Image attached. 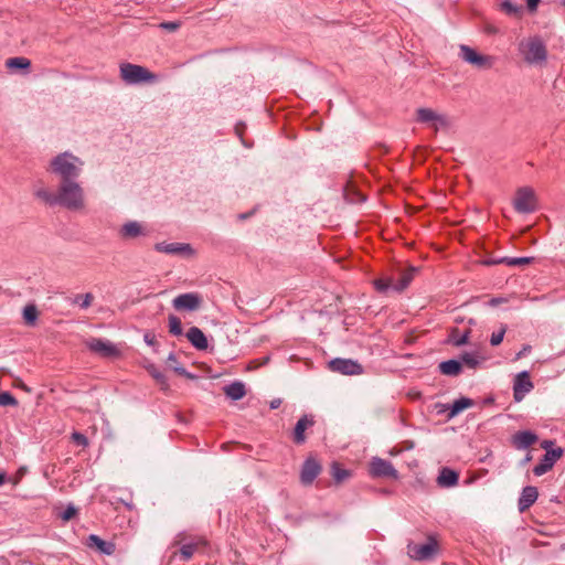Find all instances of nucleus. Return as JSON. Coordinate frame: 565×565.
I'll list each match as a JSON object with an SVG mask.
<instances>
[{"instance_id":"obj_21","label":"nucleus","mask_w":565,"mask_h":565,"mask_svg":"<svg viewBox=\"0 0 565 565\" xmlns=\"http://www.w3.org/2000/svg\"><path fill=\"white\" fill-rule=\"evenodd\" d=\"M537 436L529 430L519 431L513 436L512 443L516 449H526L536 443Z\"/></svg>"},{"instance_id":"obj_27","label":"nucleus","mask_w":565,"mask_h":565,"mask_svg":"<svg viewBox=\"0 0 565 565\" xmlns=\"http://www.w3.org/2000/svg\"><path fill=\"white\" fill-rule=\"evenodd\" d=\"M475 405V402L468 397H461L459 399H456L452 405L449 408L448 417L452 418L457 416L462 411L471 407Z\"/></svg>"},{"instance_id":"obj_30","label":"nucleus","mask_w":565,"mask_h":565,"mask_svg":"<svg viewBox=\"0 0 565 565\" xmlns=\"http://www.w3.org/2000/svg\"><path fill=\"white\" fill-rule=\"evenodd\" d=\"M6 66L8 68L28 70L31 66V61L22 56L11 57L6 61Z\"/></svg>"},{"instance_id":"obj_46","label":"nucleus","mask_w":565,"mask_h":565,"mask_svg":"<svg viewBox=\"0 0 565 565\" xmlns=\"http://www.w3.org/2000/svg\"><path fill=\"white\" fill-rule=\"evenodd\" d=\"M143 340L150 347H156L157 345V339H156V335L153 333L147 332L143 335Z\"/></svg>"},{"instance_id":"obj_51","label":"nucleus","mask_w":565,"mask_h":565,"mask_svg":"<svg viewBox=\"0 0 565 565\" xmlns=\"http://www.w3.org/2000/svg\"><path fill=\"white\" fill-rule=\"evenodd\" d=\"M540 0H526L529 10L534 11L537 8Z\"/></svg>"},{"instance_id":"obj_22","label":"nucleus","mask_w":565,"mask_h":565,"mask_svg":"<svg viewBox=\"0 0 565 565\" xmlns=\"http://www.w3.org/2000/svg\"><path fill=\"white\" fill-rule=\"evenodd\" d=\"M186 338L198 350H205L207 348V339L198 327H191L186 332Z\"/></svg>"},{"instance_id":"obj_7","label":"nucleus","mask_w":565,"mask_h":565,"mask_svg":"<svg viewBox=\"0 0 565 565\" xmlns=\"http://www.w3.org/2000/svg\"><path fill=\"white\" fill-rule=\"evenodd\" d=\"M416 120L428 125L435 132L446 129L450 126L449 118L431 108H418L416 110Z\"/></svg>"},{"instance_id":"obj_53","label":"nucleus","mask_w":565,"mask_h":565,"mask_svg":"<svg viewBox=\"0 0 565 565\" xmlns=\"http://www.w3.org/2000/svg\"><path fill=\"white\" fill-rule=\"evenodd\" d=\"M553 443L551 440H545L542 443V447L544 449H546V451L548 450V447L552 445Z\"/></svg>"},{"instance_id":"obj_55","label":"nucleus","mask_w":565,"mask_h":565,"mask_svg":"<svg viewBox=\"0 0 565 565\" xmlns=\"http://www.w3.org/2000/svg\"><path fill=\"white\" fill-rule=\"evenodd\" d=\"M168 361L171 362V363H174L175 362L174 354H170L169 358H168Z\"/></svg>"},{"instance_id":"obj_38","label":"nucleus","mask_w":565,"mask_h":565,"mask_svg":"<svg viewBox=\"0 0 565 565\" xmlns=\"http://www.w3.org/2000/svg\"><path fill=\"white\" fill-rule=\"evenodd\" d=\"M168 320H169V332L175 337L182 335L183 329H182L181 320L174 315H170Z\"/></svg>"},{"instance_id":"obj_8","label":"nucleus","mask_w":565,"mask_h":565,"mask_svg":"<svg viewBox=\"0 0 565 565\" xmlns=\"http://www.w3.org/2000/svg\"><path fill=\"white\" fill-rule=\"evenodd\" d=\"M514 210L518 213L529 214L536 210V196L534 191L529 188H520L513 200Z\"/></svg>"},{"instance_id":"obj_36","label":"nucleus","mask_w":565,"mask_h":565,"mask_svg":"<svg viewBox=\"0 0 565 565\" xmlns=\"http://www.w3.org/2000/svg\"><path fill=\"white\" fill-rule=\"evenodd\" d=\"M469 333H470L469 330H466L465 332L459 333V331L457 329H455V330H452V332L450 334V342L456 347L463 345L468 342Z\"/></svg>"},{"instance_id":"obj_29","label":"nucleus","mask_w":565,"mask_h":565,"mask_svg":"<svg viewBox=\"0 0 565 565\" xmlns=\"http://www.w3.org/2000/svg\"><path fill=\"white\" fill-rule=\"evenodd\" d=\"M224 392H225L226 396H228L233 401L241 399L246 393L245 386L243 383H232L230 385H226L224 387Z\"/></svg>"},{"instance_id":"obj_40","label":"nucleus","mask_w":565,"mask_h":565,"mask_svg":"<svg viewBox=\"0 0 565 565\" xmlns=\"http://www.w3.org/2000/svg\"><path fill=\"white\" fill-rule=\"evenodd\" d=\"M17 398L9 392L0 393V406H17Z\"/></svg>"},{"instance_id":"obj_35","label":"nucleus","mask_w":565,"mask_h":565,"mask_svg":"<svg viewBox=\"0 0 565 565\" xmlns=\"http://www.w3.org/2000/svg\"><path fill=\"white\" fill-rule=\"evenodd\" d=\"M93 300H94V295L90 292H86V294L76 295L74 297V299L72 300V302L74 305H78L82 309H87L88 307H90Z\"/></svg>"},{"instance_id":"obj_6","label":"nucleus","mask_w":565,"mask_h":565,"mask_svg":"<svg viewBox=\"0 0 565 565\" xmlns=\"http://www.w3.org/2000/svg\"><path fill=\"white\" fill-rule=\"evenodd\" d=\"M459 57L478 70H490L495 63V57L477 52L469 45H459Z\"/></svg>"},{"instance_id":"obj_20","label":"nucleus","mask_w":565,"mask_h":565,"mask_svg":"<svg viewBox=\"0 0 565 565\" xmlns=\"http://www.w3.org/2000/svg\"><path fill=\"white\" fill-rule=\"evenodd\" d=\"M313 418L308 415H303L296 424L294 429V441L296 444H302L306 440L305 431L307 428L313 425Z\"/></svg>"},{"instance_id":"obj_1","label":"nucleus","mask_w":565,"mask_h":565,"mask_svg":"<svg viewBox=\"0 0 565 565\" xmlns=\"http://www.w3.org/2000/svg\"><path fill=\"white\" fill-rule=\"evenodd\" d=\"M57 205L75 212L86 207L84 189L76 180L61 181L57 188Z\"/></svg>"},{"instance_id":"obj_17","label":"nucleus","mask_w":565,"mask_h":565,"mask_svg":"<svg viewBox=\"0 0 565 565\" xmlns=\"http://www.w3.org/2000/svg\"><path fill=\"white\" fill-rule=\"evenodd\" d=\"M119 235L121 238L132 239L147 235V230L141 223L137 221H129L120 227Z\"/></svg>"},{"instance_id":"obj_52","label":"nucleus","mask_w":565,"mask_h":565,"mask_svg":"<svg viewBox=\"0 0 565 565\" xmlns=\"http://www.w3.org/2000/svg\"><path fill=\"white\" fill-rule=\"evenodd\" d=\"M505 300L503 298H492L490 301H489V306L491 307H495L502 302H504Z\"/></svg>"},{"instance_id":"obj_16","label":"nucleus","mask_w":565,"mask_h":565,"mask_svg":"<svg viewBox=\"0 0 565 565\" xmlns=\"http://www.w3.org/2000/svg\"><path fill=\"white\" fill-rule=\"evenodd\" d=\"M562 455H563L562 448L547 450L546 454L544 455L543 459L541 460V462L537 463L533 468V473L535 476H543L544 473H546L548 470H551L553 468V466L562 457Z\"/></svg>"},{"instance_id":"obj_47","label":"nucleus","mask_w":565,"mask_h":565,"mask_svg":"<svg viewBox=\"0 0 565 565\" xmlns=\"http://www.w3.org/2000/svg\"><path fill=\"white\" fill-rule=\"evenodd\" d=\"M531 352V345H524L515 355V360H520Z\"/></svg>"},{"instance_id":"obj_18","label":"nucleus","mask_w":565,"mask_h":565,"mask_svg":"<svg viewBox=\"0 0 565 565\" xmlns=\"http://www.w3.org/2000/svg\"><path fill=\"white\" fill-rule=\"evenodd\" d=\"M320 470H321V467L316 460H313V459L306 460L302 466V469H301V475H300L301 482L307 486L311 484L313 482V480L320 473Z\"/></svg>"},{"instance_id":"obj_31","label":"nucleus","mask_w":565,"mask_h":565,"mask_svg":"<svg viewBox=\"0 0 565 565\" xmlns=\"http://www.w3.org/2000/svg\"><path fill=\"white\" fill-rule=\"evenodd\" d=\"M501 9L504 11L508 15L520 18L523 13V7L515 4L511 1H503L501 3Z\"/></svg>"},{"instance_id":"obj_28","label":"nucleus","mask_w":565,"mask_h":565,"mask_svg":"<svg viewBox=\"0 0 565 565\" xmlns=\"http://www.w3.org/2000/svg\"><path fill=\"white\" fill-rule=\"evenodd\" d=\"M439 370L445 375L456 376L461 372V362L457 360L444 361L439 364Z\"/></svg>"},{"instance_id":"obj_9","label":"nucleus","mask_w":565,"mask_h":565,"mask_svg":"<svg viewBox=\"0 0 565 565\" xmlns=\"http://www.w3.org/2000/svg\"><path fill=\"white\" fill-rule=\"evenodd\" d=\"M438 550L436 540L429 537L425 544H408L407 553L415 561H425L433 558Z\"/></svg>"},{"instance_id":"obj_12","label":"nucleus","mask_w":565,"mask_h":565,"mask_svg":"<svg viewBox=\"0 0 565 565\" xmlns=\"http://www.w3.org/2000/svg\"><path fill=\"white\" fill-rule=\"evenodd\" d=\"M329 367L333 372L344 375H358L363 372L362 365L351 359H333L329 362Z\"/></svg>"},{"instance_id":"obj_32","label":"nucleus","mask_w":565,"mask_h":565,"mask_svg":"<svg viewBox=\"0 0 565 565\" xmlns=\"http://www.w3.org/2000/svg\"><path fill=\"white\" fill-rule=\"evenodd\" d=\"M414 271L415 269L411 268L409 270L403 273L399 279L395 281L394 290L398 292L404 290L412 281L414 277Z\"/></svg>"},{"instance_id":"obj_23","label":"nucleus","mask_w":565,"mask_h":565,"mask_svg":"<svg viewBox=\"0 0 565 565\" xmlns=\"http://www.w3.org/2000/svg\"><path fill=\"white\" fill-rule=\"evenodd\" d=\"M459 475L449 468H443L437 478L438 486L443 488L455 487L458 483Z\"/></svg>"},{"instance_id":"obj_43","label":"nucleus","mask_w":565,"mask_h":565,"mask_svg":"<svg viewBox=\"0 0 565 565\" xmlns=\"http://www.w3.org/2000/svg\"><path fill=\"white\" fill-rule=\"evenodd\" d=\"M72 440L78 445V446H83V447H86L88 445V439L85 435H83L82 433H78V431H74L72 434Z\"/></svg>"},{"instance_id":"obj_3","label":"nucleus","mask_w":565,"mask_h":565,"mask_svg":"<svg viewBox=\"0 0 565 565\" xmlns=\"http://www.w3.org/2000/svg\"><path fill=\"white\" fill-rule=\"evenodd\" d=\"M519 51L523 55L524 61L529 64L545 62L547 57L545 44L537 36L522 40L519 43Z\"/></svg>"},{"instance_id":"obj_15","label":"nucleus","mask_w":565,"mask_h":565,"mask_svg":"<svg viewBox=\"0 0 565 565\" xmlns=\"http://www.w3.org/2000/svg\"><path fill=\"white\" fill-rule=\"evenodd\" d=\"M202 298L194 292H188L177 296L173 301V308L175 310L195 311L200 308Z\"/></svg>"},{"instance_id":"obj_14","label":"nucleus","mask_w":565,"mask_h":565,"mask_svg":"<svg viewBox=\"0 0 565 565\" xmlns=\"http://www.w3.org/2000/svg\"><path fill=\"white\" fill-rule=\"evenodd\" d=\"M154 249L159 253L180 255L191 257L194 255V249L190 244L186 243H157Z\"/></svg>"},{"instance_id":"obj_26","label":"nucleus","mask_w":565,"mask_h":565,"mask_svg":"<svg viewBox=\"0 0 565 565\" xmlns=\"http://www.w3.org/2000/svg\"><path fill=\"white\" fill-rule=\"evenodd\" d=\"M89 546L97 547L102 553L111 555L115 552V545L110 542L102 540L99 536L92 534L88 537Z\"/></svg>"},{"instance_id":"obj_24","label":"nucleus","mask_w":565,"mask_h":565,"mask_svg":"<svg viewBox=\"0 0 565 565\" xmlns=\"http://www.w3.org/2000/svg\"><path fill=\"white\" fill-rule=\"evenodd\" d=\"M533 260L532 257H502L498 259H491L488 260L487 264L489 265H497V264H505L510 267L514 266H524L531 264Z\"/></svg>"},{"instance_id":"obj_33","label":"nucleus","mask_w":565,"mask_h":565,"mask_svg":"<svg viewBox=\"0 0 565 565\" xmlns=\"http://www.w3.org/2000/svg\"><path fill=\"white\" fill-rule=\"evenodd\" d=\"M332 478L338 482H342L350 477V471L341 468L338 462H333L331 466Z\"/></svg>"},{"instance_id":"obj_59","label":"nucleus","mask_w":565,"mask_h":565,"mask_svg":"<svg viewBox=\"0 0 565 565\" xmlns=\"http://www.w3.org/2000/svg\"><path fill=\"white\" fill-rule=\"evenodd\" d=\"M530 460H531V457H530V456H527V457L525 458V461H530Z\"/></svg>"},{"instance_id":"obj_5","label":"nucleus","mask_w":565,"mask_h":565,"mask_svg":"<svg viewBox=\"0 0 565 565\" xmlns=\"http://www.w3.org/2000/svg\"><path fill=\"white\" fill-rule=\"evenodd\" d=\"M204 544V541L200 537H192L184 532H180L175 535L173 545H180L178 552H173L172 557L179 556V558L183 562H186L192 558L194 553L199 550L200 546Z\"/></svg>"},{"instance_id":"obj_41","label":"nucleus","mask_w":565,"mask_h":565,"mask_svg":"<svg viewBox=\"0 0 565 565\" xmlns=\"http://www.w3.org/2000/svg\"><path fill=\"white\" fill-rule=\"evenodd\" d=\"M150 371V374L152 375V377L162 386V387H168V381H167V377L163 373H161L160 371H158L154 366H151V369L149 370Z\"/></svg>"},{"instance_id":"obj_10","label":"nucleus","mask_w":565,"mask_h":565,"mask_svg":"<svg viewBox=\"0 0 565 565\" xmlns=\"http://www.w3.org/2000/svg\"><path fill=\"white\" fill-rule=\"evenodd\" d=\"M86 347L102 358H116L120 354L119 349L109 340L90 338L85 341Z\"/></svg>"},{"instance_id":"obj_44","label":"nucleus","mask_w":565,"mask_h":565,"mask_svg":"<svg viewBox=\"0 0 565 565\" xmlns=\"http://www.w3.org/2000/svg\"><path fill=\"white\" fill-rule=\"evenodd\" d=\"M76 509L73 507V505H68L64 511L63 513L61 514V518L64 520V521H70L71 519H73L76 514Z\"/></svg>"},{"instance_id":"obj_57","label":"nucleus","mask_w":565,"mask_h":565,"mask_svg":"<svg viewBox=\"0 0 565 565\" xmlns=\"http://www.w3.org/2000/svg\"><path fill=\"white\" fill-rule=\"evenodd\" d=\"M21 387H22V390L30 392V390L24 384H22Z\"/></svg>"},{"instance_id":"obj_56","label":"nucleus","mask_w":565,"mask_h":565,"mask_svg":"<svg viewBox=\"0 0 565 565\" xmlns=\"http://www.w3.org/2000/svg\"><path fill=\"white\" fill-rule=\"evenodd\" d=\"M238 217L241 220H245L247 217V213H242V214L238 215Z\"/></svg>"},{"instance_id":"obj_34","label":"nucleus","mask_w":565,"mask_h":565,"mask_svg":"<svg viewBox=\"0 0 565 565\" xmlns=\"http://www.w3.org/2000/svg\"><path fill=\"white\" fill-rule=\"evenodd\" d=\"M374 286L377 291L386 292L388 290H394L395 280L392 277L379 278L374 280Z\"/></svg>"},{"instance_id":"obj_48","label":"nucleus","mask_w":565,"mask_h":565,"mask_svg":"<svg viewBox=\"0 0 565 565\" xmlns=\"http://www.w3.org/2000/svg\"><path fill=\"white\" fill-rule=\"evenodd\" d=\"M173 370L175 373L186 376L188 379H193L194 376L186 372V370L183 366H173Z\"/></svg>"},{"instance_id":"obj_54","label":"nucleus","mask_w":565,"mask_h":565,"mask_svg":"<svg viewBox=\"0 0 565 565\" xmlns=\"http://www.w3.org/2000/svg\"><path fill=\"white\" fill-rule=\"evenodd\" d=\"M6 481V473L1 472L0 473V486H2Z\"/></svg>"},{"instance_id":"obj_11","label":"nucleus","mask_w":565,"mask_h":565,"mask_svg":"<svg viewBox=\"0 0 565 565\" xmlns=\"http://www.w3.org/2000/svg\"><path fill=\"white\" fill-rule=\"evenodd\" d=\"M370 473L375 478L398 479V472L393 465L380 457H373L370 462Z\"/></svg>"},{"instance_id":"obj_42","label":"nucleus","mask_w":565,"mask_h":565,"mask_svg":"<svg viewBox=\"0 0 565 565\" xmlns=\"http://www.w3.org/2000/svg\"><path fill=\"white\" fill-rule=\"evenodd\" d=\"M505 331H507V328L501 327V329L499 331L493 332L490 338L491 345H493V347L499 345L503 341Z\"/></svg>"},{"instance_id":"obj_13","label":"nucleus","mask_w":565,"mask_h":565,"mask_svg":"<svg viewBox=\"0 0 565 565\" xmlns=\"http://www.w3.org/2000/svg\"><path fill=\"white\" fill-rule=\"evenodd\" d=\"M534 385L530 379L527 371H522L513 381V397L515 402H521L527 393L533 390Z\"/></svg>"},{"instance_id":"obj_37","label":"nucleus","mask_w":565,"mask_h":565,"mask_svg":"<svg viewBox=\"0 0 565 565\" xmlns=\"http://www.w3.org/2000/svg\"><path fill=\"white\" fill-rule=\"evenodd\" d=\"M39 312L34 305H28L23 309V319L26 324H34L38 319Z\"/></svg>"},{"instance_id":"obj_4","label":"nucleus","mask_w":565,"mask_h":565,"mask_svg":"<svg viewBox=\"0 0 565 565\" xmlns=\"http://www.w3.org/2000/svg\"><path fill=\"white\" fill-rule=\"evenodd\" d=\"M120 77L129 85L156 81V75L153 73L149 72L143 66L131 63L120 64Z\"/></svg>"},{"instance_id":"obj_58","label":"nucleus","mask_w":565,"mask_h":565,"mask_svg":"<svg viewBox=\"0 0 565 565\" xmlns=\"http://www.w3.org/2000/svg\"><path fill=\"white\" fill-rule=\"evenodd\" d=\"M253 367V363L249 361L248 369L250 370Z\"/></svg>"},{"instance_id":"obj_39","label":"nucleus","mask_w":565,"mask_h":565,"mask_svg":"<svg viewBox=\"0 0 565 565\" xmlns=\"http://www.w3.org/2000/svg\"><path fill=\"white\" fill-rule=\"evenodd\" d=\"M461 361L471 369H475L480 362L479 356L476 353H463L461 355Z\"/></svg>"},{"instance_id":"obj_49","label":"nucleus","mask_w":565,"mask_h":565,"mask_svg":"<svg viewBox=\"0 0 565 565\" xmlns=\"http://www.w3.org/2000/svg\"><path fill=\"white\" fill-rule=\"evenodd\" d=\"M236 134L237 136L239 137V139L242 140L243 145L245 146L246 142H245V139H244V125H237L236 126Z\"/></svg>"},{"instance_id":"obj_19","label":"nucleus","mask_w":565,"mask_h":565,"mask_svg":"<svg viewBox=\"0 0 565 565\" xmlns=\"http://www.w3.org/2000/svg\"><path fill=\"white\" fill-rule=\"evenodd\" d=\"M539 492L535 487L527 486L522 490L521 497L519 499V510L520 512L526 511L537 499Z\"/></svg>"},{"instance_id":"obj_25","label":"nucleus","mask_w":565,"mask_h":565,"mask_svg":"<svg viewBox=\"0 0 565 565\" xmlns=\"http://www.w3.org/2000/svg\"><path fill=\"white\" fill-rule=\"evenodd\" d=\"M33 194L36 199L41 200L50 206L57 205V192L52 193L44 186H36Z\"/></svg>"},{"instance_id":"obj_45","label":"nucleus","mask_w":565,"mask_h":565,"mask_svg":"<svg viewBox=\"0 0 565 565\" xmlns=\"http://www.w3.org/2000/svg\"><path fill=\"white\" fill-rule=\"evenodd\" d=\"M160 28L168 30L170 32H174L180 28V22H175V21L162 22L160 24Z\"/></svg>"},{"instance_id":"obj_50","label":"nucleus","mask_w":565,"mask_h":565,"mask_svg":"<svg viewBox=\"0 0 565 565\" xmlns=\"http://www.w3.org/2000/svg\"><path fill=\"white\" fill-rule=\"evenodd\" d=\"M282 403V399L281 398H274L273 401H270L269 403V407L271 409H277Z\"/></svg>"},{"instance_id":"obj_2","label":"nucleus","mask_w":565,"mask_h":565,"mask_svg":"<svg viewBox=\"0 0 565 565\" xmlns=\"http://www.w3.org/2000/svg\"><path fill=\"white\" fill-rule=\"evenodd\" d=\"M83 166V160L68 151L55 156L50 162L51 171L62 181L76 180L82 173Z\"/></svg>"}]
</instances>
